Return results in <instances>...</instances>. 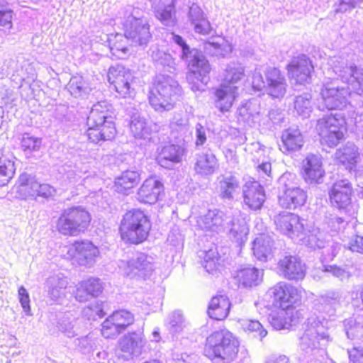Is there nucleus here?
Listing matches in <instances>:
<instances>
[{
	"instance_id": "obj_51",
	"label": "nucleus",
	"mask_w": 363,
	"mask_h": 363,
	"mask_svg": "<svg viewBox=\"0 0 363 363\" xmlns=\"http://www.w3.org/2000/svg\"><path fill=\"white\" fill-rule=\"evenodd\" d=\"M209 45L214 49L218 50L220 55L222 56H224L227 52H231L232 50L231 45L224 38L221 39V42H211L209 43Z\"/></svg>"
},
{
	"instance_id": "obj_16",
	"label": "nucleus",
	"mask_w": 363,
	"mask_h": 363,
	"mask_svg": "<svg viewBox=\"0 0 363 363\" xmlns=\"http://www.w3.org/2000/svg\"><path fill=\"white\" fill-rule=\"evenodd\" d=\"M289 79L294 80L296 84H303L308 82L314 72L311 60L305 55L294 57L286 65Z\"/></svg>"
},
{
	"instance_id": "obj_48",
	"label": "nucleus",
	"mask_w": 363,
	"mask_h": 363,
	"mask_svg": "<svg viewBox=\"0 0 363 363\" xmlns=\"http://www.w3.org/2000/svg\"><path fill=\"white\" fill-rule=\"evenodd\" d=\"M38 186L35 196L49 198L52 196L55 193V188L48 184H40L38 182Z\"/></svg>"
},
{
	"instance_id": "obj_11",
	"label": "nucleus",
	"mask_w": 363,
	"mask_h": 363,
	"mask_svg": "<svg viewBox=\"0 0 363 363\" xmlns=\"http://www.w3.org/2000/svg\"><path fill=\"white\" fill-rule=\"evenodd\" d=\"M175 94V88L173 86L167 82H159L150 89L148 101L156 111H169L175 106L172 99Z\"/></svg>"
},
{
	"instance_id": "obj_17",
	"label": "nucleus",
	"mask_w": 363,
	"mask_h": 363,
	"mask_svg": "<svg viewBox=\"0 0 363 363\" xmlns=\"http://www.w3.org/2000/svg\"><path fill=\"white\" fill-rule=\"evenodd\" d=\"M277 269L283 277L294 281L303 280L307 269L303 260L296 255H286L279 259Z\"/></svg>"
},
{
	"instance_id": "obj_54",
	"label": "nucleus",
	"mask_w": 363,
	"mask_h": 363,
	"mask_svg": "<svg viewBox=\"0 0 363 363\" xmlns=\"http://www.w3.org/2000/svg\"><path fill=\"white\" fill-rule=\"evenodd\" d=\"M206 141V133L203 128L200 125L196 128V145L201 146L203 145Z\"/></svg>"
},
{
	"instance_id": "obj_38",
	"label": "nucleus",
	"mask_w": 363,
	"mask_h": 363,
	"mask_svg": "<svg viewBox=\"0 0 363 363\" xmlns=\"http://www.w3.org/2000/svg\"><path fill=\"white\" fill-rule=\"evenodd\" d=\"M20 147L22 151L26 153L38 151L41 147V139L29 133H24L21 139Z\"/></svg>"
},
{
	"instance_id": "obj_41",
	"label": "nucleus",
	"mask_w": 363,
	"mask_h": 363,
	"mask_svg": "<svg viewBox=\"0 0 363 363\" xmlns=\"http://www.w3.org/2000/svg\"><path fill=\"white\" fill-rule=\"evenodd\" d=\"M15 173L14 164L10 160L0 164V186L7 184Z\"/></svg>"
},
{
	"instance_id": "obj_34",
	"label": "nucleus",
	"mask_w": 363,
	"mask_h": 363,
	"mask_svg": "<svg viewBox=\"0 0 363 363\" xmlns=\"http://www.w3.org/2000/svg\"><path fill=\"white\" fill-rule=\"evenodd\" d=\"M234 279L238 285L251 287L258 284L260 279L259 272L255 267L241 268L237 270Z\"/></svg>"
},
{
	"instance_id": "obj_1",
	"label": "nucleus",
	"mask_w": 363,
	"mask_h": 363,
	"mask_svg": "<svg viewBox=\"0 0 363 363\" xmlns=\"http://www.w3.org/2000/svg\"><path fill=\"white\" fill-rule=\"evenodd\" d=\"M267 296L272 307L270 323L275 329L282 330L301 317L296 307L301 300V291L296 286L278 282L269 289Z\"/></svg>"
},
{
	"instance_id": "obj_4",
	"label": "nucleus",
	"mask_w": 363,
	"mask_h": 363,
	"mask_svg": "<svg viewBox=\"0 0 363 363\" xmlns=\"http://www.w3.org/2000/svg\"><path fill=\"white\" fill-rule=\"evenodd\" d=\"M240 350V342L233 333L220 329L211 333L206 338L203 352L211 360L223 363L234 361Z\"/></svg>"
},
{
	"instance_id": "obj_39",
	"label": "nucleus",
	"mask_w": 363,
	"mask_h": 363,
	"mask_svg": "<svg viewBox=\"0 0 363 363\" xmlns=\"http://www.w3.org/2000/svg\"><path fill=\"white\" fill-rule=\"evenodd\" d=\"M131 132L135 137L143 138L150 133V129L146 121L140 118H133L130 123Z\"/></svg>"
},
{
	"instance_id": "obj_53",
	"label": "nucleus",
	"mask_w": 363,
	"mask_h": 363,
	"mask_svg": "<svg viewBox=\"0 0 363 363\" xmlns=\"http://www.w3.org/2000/svg\"><path fill=\"white\" fill-rule=\"evenodd\" d=\"M349 357L352 363H363V350L352 348L349 352Z\"/></svg>"
},
{
	"instance_id": "obj_12",
	"label": "nucleus",
	"mask_w": 363,
	"mask_h": 363,
	"mask_svg": "<svg viewBox=\"0 0 363 363\" xmlns=\"http://www.w3.org/2000/svg\"><path fill=\"white\" fill-rule=\"evenodd\" d=\"M275 229L282 235L293 239L304 234L306 228L303 220L291 212H280L274 216Z\"/></svg>"
},
{
	"instance_id": "obj_7",
	"label": "nucleus",
	"mask_w": 363,
	"mask_h": 363,
	"mask_svg": "<svg viewBox=\"0 0 363 363\" xmlns=\"http://www.w3.org/2000/svg\"><path fill=\"white\" fill-rule=\"evenodd\" d=\"M100 257L98 246L86 239L77 240L67 246L66 253L63 258L79 267H90Z\"/></svg>"
},
{
	"instance_id": "obj_40",
	"label": "nucleus",
	"mask_w": 363,
	"mask_h": 363,
	"mask_svg": "<svg viewBox=\"0 0 363 363\" xmlns=\"http://www.w3.org/2000/svg\"><path fill=\"white\" fill-rule=\"evenodd\" d=\"M202 221L207 229H212L222 225L223 218L221 212L218 210H209L202 218Z\"/></svg>"
},
{
	"instance_id": "obj_43",
	"label": "nucleus",
	"mask_w": 363,
	"mask_h": 363,
	"mask_svg": "<svg viewBox=\"0 0 363 363\" xmlns=\"http://www.w3.org/2000/svg\"><path fill=\"white\" fill-rule=\"evenodd\" d=\"M243 69L230 67L226 69V75L223 84L235 85L244 77Z\"/></svg>"
},
{
	"instance_id": "obj_31",
	"label": "nucleus",
	"mask_w": 363,
	"mask_h": 363,
	"mask_svg": "<svg viewBox=\"0 0 363 363\" xmlns=\"http://www.w3.org/2000/svg\"><path fill=\"white\" fill-rule=\"evenodd\" d=\"M344 88L324 86L320 91L325 106L330 110L336 109L345 99Z\"/></svg>"
},
{
	"instance_id": "obj_24",
	"label": "nucleus",
	"mask_w": 363,
	"mask_h": 363,
	"mask_svg": "<svg viewBox=\"0 0 363 363\" xmlns=\"http://www.w3.org/2000/svg\"><path fill=\"white\" fill-rule=\"evenodd\" d=\"M305 145V138L298 128H288L281 132L279 150L286 155L300 151Z\"/></svg>"
},
{
	"instance_id": "obj_13",
	"label": "nucleus",
	"mask_w": 363,
	"mask_h": 363,
	"mask_svg": "<svg viewBox=\"0 0 363 363\" xmlns=\"http://www.w3.org/2000/svg\"><path fill=\"white\" fill-rule=\"evenodd\" d=\"M109 84L122 98L129 96L133 91L132 87L135 80L132 72L123 66L111 67L107 72Z\"/></svg>"
},
{
	"instance_id": "obj_50",
	"label": "nucleus",
	"mask_w": 363,
	"mask_h": 363,
	"mask_svg": "<svg viewBox=\"0 0 363 363\" xmlns=\"http://www.w3.org/2000/svg\"><path fill=\"white\" fill-rule=\"evenodd\" d=\"M204 267L208 272H212L220 266V258L218 255L212 257L206 255L204 260Z\"/></svg>"
},
{
	"instance_id": "obj_27",
	"label": "nucleus",
	"mask_w": 363,
	"mask_h": 363,
	"mask_svg": "<svg viewBox=\"0 0 363 363\" xmlns=\"http://www.w3.org/2000/svg\"><path fill=\"white\" fill-rule=\"evenodd\" d=\"M141 181V173L138 170L127 169L114 179L113 187L118 194L129 195Z\"/></svg>"
},
{
	"instance_id": "obj_35",
	"label": "nucleus",
	"mask_w": 363,
	"mask_h": 363,
	"mask_svg": "<svg viewBox=\"0 0 363 363\" xmlns=\"http://www.w3.org/2000/svg\"><path fill=\"white\" fill-rule=\"evenodd\" d=\"M220 196L224 199H231L240 187V182L236 176L222 175L219 179Z\"/></svg>"
},
{
	"instance_id": "obj_28",
	"label": "nucleus",
	"mask_w": 363,
	"mask_h": 363,
	"mask_svg": "<svg viewBox=\"0 0 363 363\" xmlns=\"http://www.w3.org/2000/svg\"><path fill=\"white\" fill-rule=\"evenodd\" d=\"M231 303L229 298L223 295H216L211 298L208 308L207 314L213 320H224L229 315Z\"/></svg>"
},
{
	"instance_id": "obj_23",
	"label": "nucleus",
	"mask_w": 363,
	"mask_h": 363,
	"mask_svg": "<svg viewBox=\"0 0 363 363\" xmlns=\"http://www.w3.org/2000/svg\"><path fill=\"white\" fill-rule=\"evenodd\" d=\"M163 191V184L155 176H150L138 189L136 196L141 203L154 204L159 200Z\"/></svg>"
},
{
	"instance_id": "obj_19",
	"label": "nucleus",
	"mask_w": 363,
	"mask_h": 363,
	"mask_svg": "<svg viewBox=\"0 0 363 363\" xmlns=\"http://www.w3.org/2000/svg\"><path fill=\"white\" fill-rule=\"evenodd\" d=\"M300 175L304 182L309 184L322 182L325 176V171L321 158L315 154L306 155L301 162Z\"/></svg>"
},
{
	"instance_id": "obj_33",
	"label": "nucleus",
	"mask_w": 363,
	"mask_h": 363,
	"mask_svg": "<svg viewBox=\"0 0 363 363\" xmlns=\"http://www.w3.org/2000/svg\"><path fill=\"white\" fill-rule=\"evenodd\" d=\"M125 33H111L108 36L107 43L111 54L118 58L129 52V45L127 43Z\"/></svg>"
},
{
	"instance_id": "obj_9",
	"label": "nucleus",
	"mask_w": 363,
	"mask_h": 363,
	"mask_svg": "<svg viewBox=\"0 0 363 363\" xmlns=\"http://www.w3.org/2000/svg\"><path fill=\"white\" fill-rule=\"evenodd\" d=\"M135 316L129 311H114L102 323L101 333L106 339L113 338L135 323Z\"/></svg>"
},
{
	"instance_id": "obj_47",
	"label": "nucleus",
	"mask_w": 363,
	"mask_h": 363,
	"mask_svg": "<svg viewBox=\"0 0 363 363\" xmlns=\"http://www.w3.org/2000/svg\"><path fill=\"white\" fill-rule=\"evenodd\" d=\"M348 249L353 253L363 254V236H352L348 242Z\"/></svg>"
},
{
	"instance_id": "obj_5",
	"label": "nucleus",
	"mask_w": 363,
	"mask_h": 363,
	"mask_svg": "<svg viewBox=\"0 0 363 363\" xmlns=\"http://www.w3.org/2000/svg\"><path fill=\"white\" fill-rule=\"evenodd\" d=\"M91 213L82 206H72L63 209L55 222V229L65 236H78L90 228Z\"/></svg>"
},
{
	"instance_id": "obj_2",
	"label": "nucleus",
	"mask_w": 363,
	"mask_h": 363,
	"mask_svg": "<svg viewBox=\"0 0 363 363\" xmlns=\"http://www.w3.org/2000/svg\"><path fill=\"white\" fill-rule=\"evenodd\" d=\"M116 135L112 105L105 101L94 104L88 117L86 136L89 141L97 144L111 140Z\"/></svg>"
},
{
	"instance_id": "obj_45",
	"label": "nucleus",
	"mask_w": 363,
	"mask_h": 363,
	"mask_svg": "<svg viewBox=\"0 0 363 363\" xmlns=\"http://www.w3.org/2000/svg\"><path fill=\"white\" fill-rule=\"evenodd\" d=\"M0 26L11 29L13 27V11L9 9H0Z\"/></svg>"
},
{
	"instance_id": "obj_18",
	"label": "nucleus",
	"mask_w": 363,
	"mask_h": 363,
	"mask_svg": "<svg viewBox=\"0 0 363 363\" xmlns=\"http://www.w3.org/2000/svg\"><path fill=\"white\" fill-rule=\"evenodd\" d=\"M242 197L243 205L252 211L261 210L267 200L263 186L255 179L247 181L243 184Z\"/></svg>"
},
{
	"instance_id": "obj_10",
	"label": "nucleus",
	"mask_w": 363,
	"mask_h": 363,
	"mask_svg": "<svg viewBox=\"0 0 363 363\" xmlns=\"http://www.w3.org/2000/svg\"><path fill=\"white\" fill-rule=\"evenodd\" d=\"M175 94V88L173 86L167 82H159L150 89L148 101L156 111H169L175 106L172 99Z\"/></svg>"
},
{
	"instance_id": "obj_14",
	"label": "nucleus",
	"mask_w": 363,
	"mask_h": 363,
	"mask_svg": "<svg viewBox=\"0 0 363 363\" xmlns=\"http://www.w3.org/2000/svg\"><path fill=\"white\" fill-rule=\"evenodd\" d=\"M354 189L347 179L335 182L328 189V195L331 207L338 210H346L352 204Z\"/></svg>"
},
{
	"instance_id": "obj_55",
	"label": "nucleus",
	"mask_w": 363,
	"mask_h": 363,
	"mask_svg": "<svg viewBox=\"0 0 363 363\" xmlns=\"http://www.w3.org/2000/svg\"><path fill=\"white\" fill-rule=\"evenodd\" d=\"M173 39H174V41L177 45H179L182 48V50L184 51H186V50L188 51L189 50V46L187 45L186 42L183 40V38L180 35H174Z\"/></svg>"
},
{
	"instance_id": "obj_20",
	"label": "nucleus",
	"mask_w": 363,
	"mask_h": 363,
	"mask_svg": "<svg viewBox=\"0 0 363 363\" xmlns=\"http://www.w3.org/2000/svg\"><path fill=\"white\" fill-rule=\"evenodd\" d=\"M307 199L308 194L303 189L287 184H284L277 197L279 206L281 208L289 210L300 208L306 203Z\"/></svg>"
},
{
	"instance_id": "obj_22",
	"label": "nucleus",
	"mask_w": 363,
	"mask_h": 363,
	"mask_svg": "<svg viewBox=\"0 0 363 363\" xmlns=\"http://www.w3.org/2000/svg\"><path fill=\"white\" fill-rule=\"evenodd\" d=\"M185 153V148L181 145L166 144L157 149L155 161L160 167L169 169L182 162Z\"/></svg>"
},
{
	"instance_id": "obj_30",
	"label": "nucleus",
	"mask_w": 363,
	"mask_h": 363,
	"mask_svg": "<svg viewBox=\"0 0 363 363\" xmlns=\"http://www.w3.org/2000/svg\"><path fill=\"white\" fill-rule=\"evenodd\" d=\"M273 244L269 235L260 234L252 242L254 255L260 261H267L272 255Z\"/></svg>"
},
{
	"instance_id": "obj_32",
	"label": "nucleus",
	"mask_w": 363,
	"mask_h": 363,
	"mask_svg": "<svg viewBox=\"0 0 363 363\" xmlns=\"http://www.w3.org/2000/svg\"><path fill=\"white\" fill-rule=\"evenodd\" d=\"M218 167V160L213 153H203L198 156L194 164L196 174L208 175L213 174Z\"/></svg>"
},
{
	"instance_id": "obj_21",
	"label": "nucleus",
	"mask_w": 363,
	"mask_h": 363,
	"mask_svg": "<svg viewBox=\"0 0 363 363\" xmlns=\"http://www.w3.org/2000/svg\"><path fill=\"white\" fill-rule=\"evenodd\" d=\"M191 68L187 74L189 82L196 89L200 86H206L211 79L210 74L212 70L208 60L204 57L195 56L191 62Z\"/></svg>"
},
{
	"instance_id": "obj_29",
	"label": "nucleus",
	"mask_w": 363,
	"mask_h": 363,
	"mask_svg": "<svg viewBox=\"0 0 363 363\" xmlns=\"http://www.w3.org/2000/svg\"><path fill=\"white\" fill-rule=\"evenodd\" d=\"M359 158V149L355 145H345L336 152L338 162L350 172L356 170Z\"/></svg>"
},
{
	"instance_id": "obj_15",
	"label": "nucleus",
	"mask_w": 363,
	"mask_h": 363,
	"mask_svg": "<svg viewBox=\"0 0 363 363\" xmlns=\"http://www.w3.org/2000/svg\"><path fill=\"white\" fill-rule=\"evenodd\" d=\"M125 37L131 40L138 45L147 44L152 39L150 25L141 18L133 16L130 20L123 24Z\"/></svg>"
},
{
	"instance_id": "obj_36",
	"label": "nucleus",
	"mask_w": 363,
	"mask_h": 363,
	"mask_svg": "<svg viewBox=\"0 0 363 363\" xmlns=\"http://www.w3.org/2000/svg\"><path fill=\"white\" fill-rule=\"evenodd\" d=\"M38 186V181L34 177L23 174L18 178L16 191L20 197L25 199L28 196H35Z\"/></svg>"
},
{
	"instance_id": "obj_37",
	"label": "nucleus",
	"mask_w": 363,
	"mask_h": 363,
	"mask_svg": "<svg viewBox=\"0 0 363 363\" xmlns=\"http://www.w3.org/2000/svg\"><path fill=\"white\" fill-rule=\"evenodd\" d=\"M242 329L244 332L252 334L254 337H258L260 340L267 335V331L263 328L262 324L255 320H247L243 322Z\"/></svg>"
},
{
	"instance_id": "obj_56",
	"label": "nucleus",
	"mask_w": 363,
	"mask_h": 363,
	"mask_svg": "<svg viewBox=\"0 0 363 363\" xmlns=\"http://www.w3.org/2000/svg\"><path fill=\"white\" fill-rule=\"evenodd\" d=\"M362 196H363V187H362Z\"/></svg>"
},
{
	"instance_id": "obj_3",
	"label": "nucleus",
	"mask_w": 363,
	"mask_h": 363,
	"mask_svg": "<svg viewBox=\"0 0 363 363\" xmlns=\"http://www.w3.org/2000/svg\"><path fill=\"white\" fill-rule=\"evenodd\" d=\"M152 230L150 217L140 208L127 211L118 224V235L128 245H138L145 242Z\"/></svg>"
},
{
	"instance_id": "obj_25",
	"label": "nucleus",
	"mask_w": 363,
	"mask_h": 363,
	"mask_svg": "<svg viewBox=\"0 0 363 363\" xmlns=\"http://www.w3.org/2000/svg\"><path fill=\"white\" fill-rule=\"evenodd\" d=\"M238 86L221 84L213 91L216 107L222 113L230 111L237 97Z\"/></svg>"
},
{
	"instance_id": "obj_6",
	"label": "nucleus",
	"mask_w": 363,
	"mask_h": 363,
	"mask_svg": "<svg viewBox=\"0 0 363 363\" xmlns=\"http://www.w3.org/2000/svg\"><path fill=\"white\" fill-rule=\"evenodd\" d=\"M319 135L327 146L334 147L345 138L347 123L345 116L330 114L318 121Z\"/></svg>"
},
{
	"instance_id": "obj_26",
	"label": "nucleus",
	"mask_w": 363,
	"mask_h": 363,
	"mask_svg": "<svg viewBox=\"0 0 363 363\" xmlns=\"http://www.w3.org/2000/svg\"><path fill=\"white\" fill-rule=\"evenodd\" d=\"M104 291V284L99 278L90 277L80 281L74 291V297L79 302L87 301L100 296Z\"/></svg>"
},
{
	"instance_id": "obj_52",
	"label": "nucleus",
	"mask_w": 363,
	"mask_h": 363,
	"mask_svg": "<svg viewBox=\"0 0 363 363\" xmlns=\"http://www.w3.org/2000/svg\"><path fill=\"white\" fill-rule=\"evenodd\" d=\"M257 172L262 179H272V164L269 162L261 163L257 167Z\"/></svg>"
},
{
	"instance_id": "obj_44",
	"label": "nucleus",
	"mask_w": 363,
	"mask_h": 363,
	"mask_svg": "<svg viewBox=\"0 0 363 363\" xmlns=\"http://www.w3.org/2000/svg\"><path fill=\"white\" fill-rule=\"evenodd\" d=\"M175 13V1H173L169 5L158 11L156 16L160 22L165 23L172 19Z\"/></svg>"
},
{
	"instance_id": "obj_42",
	"label": "nucleus",
	"mask_w": 363,
	"mask_h": 363,
	"mask_svg": "<svg viewBox=\"0 0 363 363\" xmlns=\"http://www.w3.org/2000/svg\"><path fill=\"white\" fill-rule=\"evenodd\" d=\"M128 268L130 272L135 274H145L150 269V263L145 259L138 258L128 263Z\"/></svg>"
},
{
	"instance_id": "obj_46",
	"label": "nucleus",
	"mask_w": 363,
	"mask_h": 363,
	"mask_svg": "<svg viewBox=\"0 0 363 363\" xmlns=\"http://www.w3.org/2000/svg\"><path fill=\"white\" fill-rule=\"evenodd\" d=\"M18 301L23 308V311L26 313H30V297L29 294L26 289V288L23 286H20L18 290Z\"/></svg>"
},
{
	"instance_id": "obj_49",
	"label": "nucleus",
	"mask_w": 363,
	"mask_h": 363,
	"mask_svg": "<svg viewBox=\"0 0 363 363\" xmlns=\"http://www.w3.org/2000/svg\"><path fill=\"white\" fill-rule=\"evenodd\" d=\"M195 32L201 35L208 34L211 30L209 21L206 18H201L196 20L194 26Z\"/></svg>"
},
{
	"instance_id": "obj_8",
	"label": "nucleus",
	"mask_w": 363,
	"mask_h": 363,
	"mask_svg": "<svg viewBox=\"0 0 363 363\" xmlns=\"http://www.w3.org/2000/svg\"><path fill=\"white\" fill-rule=\"evenodd\" d=\"M262 74L257 73L252 77V86L254 90L261 91L264 88L269 90L274 97H278L285 92V79L281 70L276 67H268Z\"/></svg>"
}]
</instances>
